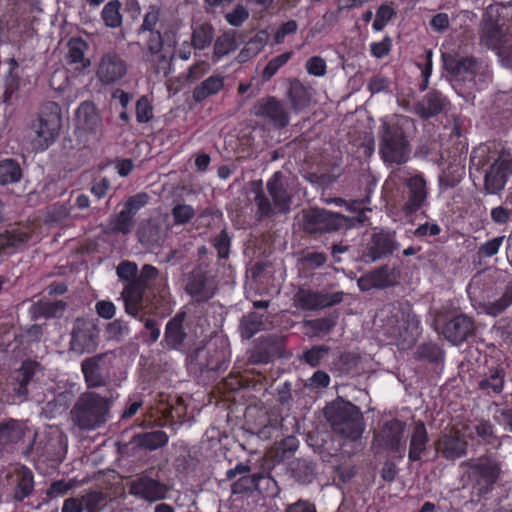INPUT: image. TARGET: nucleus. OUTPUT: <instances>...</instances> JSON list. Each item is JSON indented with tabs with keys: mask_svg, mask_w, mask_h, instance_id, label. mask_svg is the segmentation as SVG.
Segmentation results:
<instances>
[{
	"mask_svg": "<svg viewBox=\"0 0 512 512\" xmlns=\"http://www.w3.org/2000/svg\"><path fill=\"white\" fill-rule=\"evenodd\" d=\"M113 229L123 234H128L134 227V216L124 208L112 219Z\"/></svg>",
	"mask_w": 512,
	"mask_h": 512,
	"instance_id": "864d4df0",
	"label": "nucleus"
},
{
	"mask_svg": "<svg viewBox=\"0 0 512 512\" xmlns=\"http://www.w3.org/2000/svg\"><path fill=\"white\" fill-rule=\"evenodd\" d=\"M158 276L159 270L156 267L150 264H145L142 266L137 278L127 283L126 286L134 288L136 291L144 294L145 290L151 287L152 282L157 279Z\"/></svg>",
	"mask_w": 512,
	"mask_h": 512,
	"instance_id": "ea45409f",
	"label": "nucleus"
},
{
	"mask_svg": "<svg viewBox=\"0 0 512 512\" xmlns=\"http://www.w3.org/2000/svg\"><path fill=\"white\" fill-rule=\"evenodd\" d=\"M34 481L33 474L30 470L24 469L20 474V479L17 484L15 498L19 501L28 497L33 491Z\"/></svg>",
	"mask_w": 512,
	"mask_h": 512,
	"instance_id": "3c124183",
	"label": "nucleus"
},
{
	"mask_svg": "<svg viewBox=\"0 0 512 512\" xmlns=\"http://www.w3.org/2000/svg\"><path fill=\"white\" fill-rule=\"evenodd\" d=\"M120 8L121 3L118 0H112L105 4L101 12V18L107 27L117 28L122 24Z\"/></svg>",
	"mask_w": 512,
	"mask_h": 512,
	"instance_id": "49530a36",
	"label": "nucleus"
},
{
	"mask_svg": "<svg viewBox=\"0 0 512 512\" xmlns=\"http://www.w3.org/2000/svg\"><path fill=\"white\" fill-rule=\"evenodd\" d=\"M386 334L398 344L412 346L420 334V320L408 303L386 304L380 313Z\"/></svg>",
	"mask_w": 512,
	"mask_h": 512,
	"instance_id": "f03ea898",
	"label": "nucleus"
},
{
	"mask_svg": "<svg viewBox=\"0 0 512 512\" xmlns=\"http://www.w3.org/2000/svg\"><path fill=\"white\" fill-rule=\"evenodd\" d=\"M400 270L396 267L383 265L362 275L357 280L359 289L363 292L372 289H385L398 284Z\"/></svg>",
	"mask_w": 512,
	"mask_h": 512,
	"instance_id": "2eb2a0df",
	"label": "nucleus"
},
{
	"mask_svg": "<svg viewBox=\"0 0 512 512\" xmlns=\"http://www.w3.org/2000/svg\"><path fill=\"white\" fill-rule=\"evenodd\" d=\"M111 401L95 392L81 394L70 410L74 426L92 431L103 426L110 418Z\"/></svg>",
	"mask_w": 512,
	"mask_h": 512,
	"instance_id": "7ed1b4c3",
	"label": "nucleus"
},
{
	"mask_svg": "<svg viewBox=\"0 0 512 512\" xmlns=\"http://www.w3.org/2000/svg\"><path fill=\"white\" fill-rule=\"evenodd\" d=\"M329 350V347L325 345L313 346L304 353L303 358L310 366L315 367L328 355Z\"/></svg>",
	"mask_w": 512,
	"mask_h": 512,
	"instance_id": "bf43d9fd",
	"label": "nucleus"
},
{
	"mask_svg": "<svg viewBox=\"0 0 512 512\" xmlns=\"http://www.w3.org/2000/svg\"><path fill=\"white\" fill-rule=\"evenodd\" d=\"M512 174V153L502 150L490 165L484 176V193L487 195L500 194Z\"/></svg>",
	"mask_w": 512,
	"mask_h": 512,
	"instance_id": "9d476101",
	"label": "nucleus"
},
{
	"mask_svg": "<svg viewBox=\"0 0 512 512\" xmlns=\"http://www.w3.org/2000/svg\"><path fill=\"white\" fill-rule=\"evenodd\" d=\"M129 325L123 319H115L107 324L105 333L109 340L122 341L129 334Z\"/></svg>",
	"mask_w": 512,
	"mask_h": 512,
	"instance_id": "09e8293b",
	"label": "nucleus"
},
{
	"mask_svg": "<svg viewBox=\"0 0 512 512\" xmlns=\"http://www.w3.org/2000/svg\"><path fill=\"white\" fill-rule=\"evenodd\" d=\"M171 215L175 225H185L195 216V209L188 204L177 203L171 210Z\"/></svg>",
	"mask_w": 512,
	"mask_h": 512,
	"instance_id": "8fccbe9b",
	"label": "nucleus"
},
{
	"mask_svg": "<svg viewBox=\"0 0 512 512\" xmlns=\"http://www.w3.org/2000/svg\"><path fill=\"white\" fill-rule=\"evenodd\" d=\"M450 105L447 97L437 90L429 91L420 101L415 103L414 112L427 120L445 112Z\"/></svg>",
	"mask_w": 512,
	"mask_h": 512,
	"instance_id": "5701e85b",
	"label": "nucleus"
},
{
	"mask_svg": "<svg viewBox=\"0 0 512 512\" xmlns=\"http://www.w3.org/2000/svg\"><path fill=\"white\" fill-rule=\"evenodd\" d=\"M61 128V111L57 104L49 105L32 122L29 132L31 147L34 151H44L53 144Z\"/></svg>",
	"mask_w": 512,
	"mask_h": 512,
	"instance_id": "423d86ee",
	"label": "nucleus"
},
{
	"mask_svg": "<svg viewBox=\"0 0 512 512\" xmlns=\"http://www.w3.org/2000/svg\"><path fill=\"white\" fill-rule=\"evenodd\" d=\"M405 430V422L398 419L389 420L378 433V441L389 451L403 456L406 449Z\"/></svg>",
	"mask_w": 512,
	"mask_h": 512,
	"instance_id": "6ab92c4d",
	"label": "nucleus"
},
{
	"mask_svg": "<svg viewBox=\"0 0 512 512\" xmlns=\"http://www.w3.org/2000/svg\"><path fill=\"white\" fill-rule=\"evenodd\" d=\"M269 40V34L266 30L259 31L252 37L238 54L240 62H246L255 57L265 47Z\"/></svg>",
	"mask_w": 512,
	"mask_h": 512,
	"instance_id": "c9c22d12",
	"label": "nucleus"
},
{
	"mask_svg": "<svg viewBox=\"0 0 512 512\" xmlns=\"http://www.w3.org/2000/svg\"><path fill=\"white\" fill-rule=\"evenodd\" d=\"M411 122L407 116L395 115L383 120L379 128V154L386 164L406 163L411 146L405 134V127Z\"/></svg>",
	"mask_w": 512,
	"mask_h": 512,
	"instance_id": "f257e3e1",
	"label": "nucleus"
},
{
	"mask_svg": "<svg viewBox=\"0 0 512 512\" xmlns=\"http://www.w3.org/2000/svg\"><path fill=\"white\" fill-rule=\"evenodd\" d=\"M249 18V11L243 5H236L235 8L225 15L226 21L235 27L241 26Z\"/></svg>",
	"mask_w": 512,
	"mask_h": 512,
	"instance_id": "0e129e2a",
	"label": "nucleus"
},
{
	"mask_svg": "<svg viewBox=\"0 0 512 512\" xmlns=\"http://www.w3.org/2000/svg\"><path fill=\"white\" fill-rule=\"evenodd\" d=\"M480 41L489 49L498 53L508 43V35L503 26L490 20L482 27Z\"/></svg>",
	"mask_w": 512,
	"mask_h": 512,
	"instance_id": "c85d7f7f",
	"label": "nucleus"
},
{
	"mask_svg": "<svg viewBox=\"0 0 512 512\" xmlns=\"http://www.w3.org/2000/svg\"><path fill=\"white\" fill-rule=\"evenodd\" d=\"M153 117L152 106L146 97H141L136 103V119L139 123H146Z\"/></svg>",
	"mask_w": 512,
	"mask_h": 512,
	"instance_id": "69168bd1",
	"label": "nucleus"
},
{
	"mask_svg": "<svg viewBox=\"0 0 512 512\" xmlns=\"http://www.w3.org/2000/svg\"><path fill=\"white\" fill-rule=\"evenodd\" d=\"M264 326V315L257 312H249L244 315L239 323V332L242 338L250 339L260 332Z\"/></svg>",
	"mask_w": 512,
	"mask_h": 512,
	"instance_id": "e433bc0d",
	"label": "nucleus"
},
{
	"mask_svg": "<svg viewBox=\"0 0 512 512\" xmlns=\"http://www.w3.org/2000/svg\"><path fill=\"white\" fill-rule=\"evenodd\" d=\"M395 249L394 234L389 232H379L372 236L369 247V256L373 262L392 254Z\"/></svg>",
	"mask_w": 512,
	"mask_h": 512,
	"instance_id": "7c9ffc66",
	"label": "nucleus"
},
{
	"mask_svg": "<svg viewBox=\"0 0 512 512\" xmlns=\"http://www.w3.org/2000/svg\"><path fill=\"white\" fill-rule=\"evenodd\" d=\"M185 292L196 302L209 301L217 291V281L206 264L194 267L185 277Z\"/></svg>",
	"mask_w": 512,
	"mask_h": 512,
	"instance_id": "1a4fd4ad",
	"label": "nucleus"
},
{
	"mask_svg": "<svg viewBox=\"0 0 512 512\" xmlns=\"http://www.w3.org/2000/svg\"><path fill=\"white\" fill-rule=\"evenodd\" d=\"M127 73L125 60L116 52L104 53L97 65L96 76L103 85H112L120 81Z\"/></svg>",
	"mask_w": 512,
	"mask_h": 512,
	"instance_id": "f3484780",
	"label": "nucleus"
},
{
	"mask_svg": "<svg viewBox=\"0 0 512 512\" xmlns=\"http://www.w3.org/2000/svg\"><path fill=\"white\" fill-rule=\"evenodd\" d=\"M213 36V27L210 24H202L194 29L191 37V44L195 49H205L210 46Z\"/></svg>",
	"mask_w": 512,
	"mask_h": 512,
	"instance_id": "a18cd8bd",
	"label": "nucleus"
},
{
	"mask_svg": "<svg viewBox=\"0 0 512 512\" xmlns=\"http://www.w3.org/2000/svg\"><path fill=\"white\" fill-rule=\"evenodd\" d=\"M212 245L217 250L219 259H226L229 256L231 238L228 232L223 229L212 239Z\"/></svg>",
	"mask_w": 512,
	"mask_h": 512,
	"instance_id": "6e6d98bb",
	"label": "nucleus"
},
{
	"mask_svg": "<svg viewBox=\"0 0 512 512\" xmlns=\"http://www.w3.org/2000/svg\"><path fill=\"white\" fill-rule=\"evenodd\" d=\"M112 357V352H105L82 361L81 371L89 388L103 387L108 383V376L105 375V371L109 366L108 360Z\"/></svg>",
	"mask_w": 512,
	"mask_h": 512,
	"instance_id": "dca6fc26",
	"label": "nucleus"
},
{
	"mask_svg": "<svg viewBox=\"0 0 512 512\" xmlns=\"http://www.w3.org/2000/svg\"><path fill=\"white\" fill-rule=\"evenodd\" d=\"M254 116L261 118L275 129H282L289 124L290 116L285 104L274 96L259 99L253 106Z\"/></svg>",
	"mask_w": 512,
	"mask_h": 512,
	"instance_id": "9b49d317",
	"label": "nucleus"
},
{
	"mask_svg": "<svg viewBox=\"0 0 512 512\" xmlns=\"http://www.w3.org/2000/svg\"><path fill=\"white\" fill-rule=\"evenodd\" d=\"M97 337V329L92 323L77 318L71 331L70 350L76 354L92 352L97 346Z\"/></svg>",
	"mask_w": 512,
	"mask_h": 512,
	"instance_id": "4468645a",
	"label": "nucleus"
},
{
	"mask_svg": "<svg viewBox=\"0 0 512 512\" xmlns=\"http://www.w3.org/2000/svg\"><path fill=\"white\" fill-rule=\"evenodd\" d=\"M512 304V280L506 285L503 295L493 301L486 304V312L489 315L497 316L506 310Z\"/></svg>",
	"mask_w": 512,
	"mask_h": 512,
	"instance_id": "de8ad7c7",
	"label": "nucleus"
},
{
	"mask_svg": "<svg viewBox=\"0 0 512 512\" xmlns=\"http://www.w3.org/2000/svg\"><path fill=\"white\" fill-rule=\"evenodd\" d=\"M168 228L157 220H146L137 229L138 241L148 249L161 246L167 236Z\"/></svg>",
	"mask_w": 512,
	"mask_h": 512,
	"instance_id": "b1692460",
	"label": "nucleus"
},
{
	"mask_svg": "<svg viewBox=\"0 0 512 512\" xmlns=\"http://www.w3.org/2000/svg\"><path fill=\"white\" fill-rule=\"evenodd\" d=\"M260 186L261 183L254 189L255 196L253 200L257 207L256 216L259 220L263 218H270L275 213H278L273 202L271 203L270 199L265 195Z\"/></svg>",
	"mask_w": 512,
	"mask_h": 512,
	"instance_id": "a19ab883",
	"label": "nucleus"
},
{
	"mask_svg": "<svg viewBox=\"0 0 512 512\" xmlns=\"http://www.w3.org/2000/svg\"><path fill=\"white\" fill-rule=\"evenodd\" d=\"M474 331V320L465 314H459L445 323L442 334L447 341L459 345L472 336Z\"/></svg>",
	"mask_w": 512,
	"mask_h": 512,
	"instance_id": "4be33fe9",
	"label": "nucleus"
},
{
	"mask_svg": "<svg viewBox=\"0 0 512 512\" xmlns=\"http://www.w3.org/2000/svg\"><path fill=\"white\" fill-rule=\"evenodd\" d=\"M140 321L143 322L145 329V332H142V336L144 338L147 337L150 343L157 342L161 335L158 321L152 318H140Z\"/></svg>",
	"mask_w": 512,
	"mask_h": 512,
	"instance_id": "680f3d73",
	"label": "nucleus"
},
{
	"mask_svg": "<svg viewBox=\"0 0 512 512\" xmlns=\"http://www.w3.org/2000/svg\"><path fill=\"white\" fill-rule=\"evenodd\" d=\"M504 239L505 236H497L483 243L478 249L479 257L491 258L495 256L499 252Z\"/></svg>",
	"mask_w": 512,
	"mask_h": 512,
	"instance_id": "13d9d810",
	"label": "nucleus"
},
{
	"mask_svg": "<svg viewBox=\"0 0 512 512\" xmlns=\"http://www.w3.org/2000/svg\"><path fill=\"white\" fill-rule=\"evenodd\" d=\"M490 218L494 224L505 226L512 219V208L504 205L495 206L490 211Z\"/></svg>",
	"mask_w": 512,
	"mask_h": 512,
	"instance_id": "052dcab7",
	"label": "nucleus"
},
{
	"mask_svg": "<svg viewBox=\"0 0 512 512\" xmlns=\"http://www.w3.org/2000/svg\"><path fill=\"white\" fill-rule=\"evenodd\" d=\"M291 56V52H285L272 58L262 71L263 81L270 80L277 73V71L290 60Z\"/></svg>",
	"mask_w": 512,
	"mask_h": 512,
	"instance_id": "603ef678",
	"label": "nucleus"
},
{
	"mask_svg": "<svg viewBox=\"0 0 512 512\" xmlns=\"http://www.w3.org/2000/svg\"><path fill=\"white\" fill-rule=\"evenodd\" d=\"M505 375V370L502 367H490L480 379L478 387L487 395H498L504 389Z\"/></svg>",
	"mask_w": 512,
	"mask_h": 512,
	"instance_id": "c756f323",
	"label": "nucleus"
},
{
	"mask_svg": "<svg viewBox=\"0 0 512 512\" xmlns=\"http://www.w3.org/2000/svg\"><path fill=\"white\" fill-rule=\"evenodd\" d=\"M76 134L85 145L90 146L100 142L103 136L102 118L96 106L89 101L82 102L76 110Z\"/></svg>",
	"mask_w": 512,
	"mask_h": 512,
	"instance_id": "6e6552de",
	"label": "nucleus"
},
{
	"mask_svg": "<svg viewBox=\"0 0 512 512\" xmlns=\"http://www.w3.org/2000/svg\"><path fill=\"white\" fill-rule=\"evenodd\" d=\"M143 295V293L136 291L134 288H130L128 286H125L121 293L125 312L134 318H138L139 320L141 318L139 314L142 306Z\"/></svg>",
	"mask_w": 512,
	"mask_h": 512,
	"instance_id": "58836bf2",
	"label": "nucleus"
},
{
	"mask_svg": "<svg viewBox=\"0 0 512 512\" xmlns=\"http://www.w3.org/2000/svg\"><path fill=\"white\" fill-rule=\"evenodd\" d=\"M67 308L63 300L40 299L29 308V314L33 320L60 318Z\"/></svg>",
	"mask_w": 512,
	"mask_h": 512,
	"instance_id": "bb28decb",
	"label": "nucleus"
},
{
	"mask_svg": "<svg viewBox=\"0 0 512 512\" xmlns=\"http://www.w3.org/2000/svg\"><path fill=\"white\" fill-rule=\"evenodd\" d=\"M407 192L402 212L411 216L424 207L427 203L428 188L424 176L420 173L411 175L404 179Z\"/></svg>",
	"mask_w": 512,
	"mask_h": 512,
	"instance_id": "ddd939ff",
	"label": "nucleus"
},
{
	"mask_svg": "<svg viewBox=\"0 0 512 512\" xmlns=\"http://www.w3.org/2000/svg\"><path fill=\"white\" fill-rule=\"evenodd\" d=\"M22 171L19 164L12 159H5L0 162V184L7 185L16 183L21 179Z\"/></svg>",
	"mask_w": 512,
	"mask_h": 512,
	"instance_id": "37998d69",
	"label": "nucleus"
},
{
	"mask_svg": "<svg viewBox=\"0 0 512 512\" xmlns=\"http://www.w3.org/2000/svg\"><path fill=\"white\" fill-rule=\"evenodd\" d=\"M137 272V264L131 261H122L116 269L117 276L128 283L137 278Z\"/></svg>",
	"mask_w": 512,
	"mask_h": 512,
	"instance_id": "e2e57ef3",
	"label": "nucleus"
},
{
	"mask_svg": "<svg viewBox=\"0 0 512 512\" xmlns=\"http://www.w3.org/2000/svg\"><path fill=\"white\" fill-rule=\"evenodd\" d=\"M185 312H178L172 317L165 326L164 337L160 344L164 349L183 351L185 348L188 333L184 327L186 320Z\"/></svg>",
	"mask_w": 512,
	"mask_h": 512,
	"instance_id": "412c9836",
	"label": "nucleus"
},
{
	"mask_svg": "<svg viewBox=\"0 0 512 512\" xmlns=\"http://www.w3.org/2000/svg\"><path fill=\"white\" fill-rule=\"evenodd\" d=\"M265 479L262 473H250L239 477L231 484L232 494H251L258 490L259 482Z\"/></svg>",
	"mask_w": 512,
	"mask_h": 512,
	"instance_id": "4c0bfd02",
	"label": "nucleus"
},
{
	"mask_svg": "<svg viewBox=\"0 0 512 512\" xmlns=\"http://www.w3.org/2000/svg\"><path fill=\"white\" fill-rule=\"evenodd\" d=\"M149 200L146 193H139L130 197L125 203L124 209L135 217L136 213L144 207Z\"/></svg>",
	"mask_w": 512,
	"mask_h": 512,
	"instance_id": "774afa93",
	"label": "nucleus"
},
{
	"mask_svg": "<svg viewBox=\"0 0 512 512\" xmlns=\"http://www.w3.org/2000/svg\"><path fill=\"white\" fill-rule=\"evenodd\" d=\"M66 62L76 71H83L91 65L90 59L85 57L89 45L82 38L73 37L67 43Z\"/></svg>",
	"mask_w": 512,
	"mask_h": 512,
	"instance_id": "cd10ccee",
	"label": "nucleus"
},
{
	"mask_svg": "<svg viewBox=\"0 0 512 512\" xmlns=\"http://www.w3.org/2000/svg\"><path fill=\"white\" fill-rule=\"evenodd\" d=\"M236 32L231 30L219 36L214 43V56L218 59L236 50Z\"/></svg>",
	"mask_w": 512,
	"mask_h": 512,
	"instance_id": "79ce46f5",
	"label": "nucleus"
},
{
	"mask_svg": "<svg viewBox=\"0 0 512 512\" xmlns=\"http://www.w3.org/2000/svg\"><path fill=\"white\" fill-rule=\"evenodd\" d=\"M129 494L133 497L153 503L167 498L169 487L146 474H141L128 482Z\"/></svg>",
	"mask_w": 512,
	"mask_h": 512,
	"instance_id": "f8f14e48",
	"label": "nucleus"
},
{
	"mask_svg": "<svg viewBox=\"0 0 512 512\" xmlns=\"http://www.w3.org/2000/svg\"><path fill=\"white\" fill-rule=\"evenodd\" d=\"M266 188L277 212L280 214L288 213L292 202V192L288 178L281 171H277L267 181Z\"/></svg>",
	"mask_w": 512,
	"mask_h": 512,
	"instance_id": "aec40b11",
	"label": "nucleus"
},
{
	"mask_svg": "<svg viewBox=\"0 0 512 512\" xmlns=\"http://www.w3.org/2000/svg\"><path fill=\"white\" fill-rule=\"evenodd\" d=\"M213 354L206 360L205 366L208 370L220 371L226 368V355L222 350L213 349Z\"/></svg>",
	"mask_w": 512,
	"mask_h": 512,
	"instance_id": "338daca9",
	"label": "nucleus"
},
{
	"mask_svg": "<svg viewBox=\"0 0 512 512\" xmlns=\"http://www.w3.org/2000/svg\"><path fill=\"white\" fill-rule=\"evenodd\" d=\"M324 416L332 430L352 441L358 440L365 429L360 409L351 402L336 399L324 408Z\"/></svg>",
	"mask_w": 512,
	"mask_h": 512,
	"instance_id": "20e7f679",
	"label": "nucleus"
},
{
	"mask_svg": "<svg viewBox=\"0 0 512 512\" xmlns=\"http://www.w3.org/2000/svg\"><path fill=\"white\" fill-rule=\"evenodd\" d=\"M428 434L423 422L415 423L413 433L410 437L408 458L410 461H419L426 451Z\"/></svg>",
	"mask_w": 512,
	"mask_h": 512,
	"instance_id": "72a5a7b5",
	"label": "nucleus"
},
{
	"mask_svg": "<svg viewBox=\"0 0 512 512\" xmlns=\"http://www.w3.org/2000/svg\"><path fill=\"white\" fill-rule=\"evenodd\" d=\"M161 8L156 4L148 6L147 12L144 14L140 31H157L156 25L160 20Z\"/></svg>",
	"mask_w": 512,
	"mask_h": 512,
	"instance_id": "5fc2aeb1",
	"label": "nucleus"
},
{
	"mask_svg": "<svg viewBox=\"0 0 512 512\" xmlns=\"http://www.w3.org/2000/svg\"><path fill=\"white\" fill-rule=\"evenodd\" d=\"M466 466V475L473 492L478 496L488 494L502 474V464L495 458L481 456L461 464Z\"/></svg>",
	"mask_w": 512,
	"mask_h": 512,
	"instance_id": "39448f33",
	"label": "nucleus"
},
{
	"mask_svg": "<svg viewBox=\"0 0 512 512\" xmlns=\"http://www.w3.org/2000/svg\"><path fill=\"white\" fill-rule=\"evenodd\" d=\"M30 236L21 230L15 229L0 233V250L6 251L18 248L29 240Z\"/></svg>",
	"mask_w": 512,
	"mask_h": 512,
	"instance_id": "c03bdc74",
	"label": "nucleus"
},
{
	"mask_svg": "<svg viewBox=\"0 0 512 512\" xmlns=\"http://www.w3.org/2000/svg\"><path fill=\"white\" fill-rule=\"evenodd\" d=\"M343 292L322 293L308 289H299L294 295L295 306L308 311L320 310L340 303Z\"/></svg>",
	"mask_w": 512,
	"mask_h": 512,
	"instance_id": "a211bd4d",
	"label": "nucleus"
},
{
	"mask_svg": "<svg viewBox=\"0 0 512 512\" xmlns=\"http://www.w3.org/2000/svg\"><path fill=\"white\" fill-rule=\"evenodd\" d=\"M417 354L418 358L427 359L431 362H439L444 358L443 351L434 343H426L419 346Z\"/></svg>",
	"mask_w": 512,
	"mask_h": 512,
	"instance_id": "4d7b16f0",
	"label": "nucleus"
},
{
	"mask_svg": "<svg viewBox=\"0 0 512 512\" xmlns=\"http://www.w3.org/2000/svg\"><path fill=\"white\" fill-rule=\"evenodd\" d=\"M224 87V77L217 74L209 76L193 89L192 98L201 103L210 96L216 95Z\"/></svg>",
	"mask_w": 512,
	"mask_h": 512,
	"instance_id": "f704fd0d",
	"label": "nucleus"
},
{
	"mask_svg": "<svg viewBox=\"0 0 512 512\" xmlns=\"http://www.w3.org/2000/svg\"><path fill=\"white\" fill-rule=\"evenodd\" d=\"M169 437L166 432L162 430H155L145 433L135 434L130 443L136 447L144 450L153 451L165 446L168 443Z\"/></svg>",
	"mask_w": 512,
	"mask_h": 512,
	"instance_id": "473e14b6",
	"label": "nucleus"
},
{
	"mask_svg": "<svg viewBox=\"0 0 512 512\" xmlns=\"http://www.w3.org/2000/svg\"><path fill=\"white\" fill-rule=\"evenodd\" d=\"M287 97L295 112L304 110L311 102L312 89L304 85L299 79H293L287 92Z\"/></svg>",
	"mask_w": 512,
	"mask_h": 512,
	"instance_id": "2f4dec72",
	"label": "nucleus"
},
{
	"mask_svg": "<svg viewBox=\"0 0 512 512\" xmlns=\"http://www.w3.org/2000/svg\"><path fill=\"white\" fill-rule=\"evenodd\" d=\"M436 449L446 459L454 460L466 453L467 442L458 431H449L438 440Z\"/></svg>",
	"mask_w": 512,
	"mask_h": 512,
	"instance_id": "393cba45",
	"label": "nucleus"
},
{
	"mask_svg": "<svg viewBox=\"0 0 512 512\" xmlns=\"http://www.w3.org/2000/svg\"><path fill=\"white\" fill-rule=\"evenodd\" d=\"M442 60L446 71L455 77L473 76L478 68L477 60L474 57H461L457 54L443 53Z\"/></svg>",
	"mask_w": 512,
	"mask_h": 512,
	"instance_id": "a878e982",
	"label": "nucleus"
},
{
	"mask_svg": "<svg viewBox=\"0 0 512 512\" xmlns=\"http://www.w3.org/2000/svg\"><path fill=\"white\" fill-rule=\"evenodd\" d=\"M353 221V218L340 213L314 207L303 211L302 227L308 234L322 235L337 232L344 226L350 228Z\"/></svg>",
	"mask_w": 512,
	"mask_h": 512,
	"instance_id": "0eeeda50",
	"label": "nucleus"
}]
</instances>
